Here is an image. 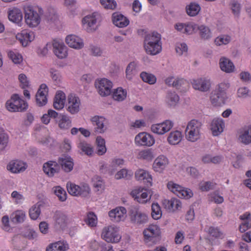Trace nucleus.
<instances>
[{"label":"nucleus","instance_id":"10","mask_svg":"<svg viewBox=\"0 0 251 251\" xmlns=\"http://www.w3.org/2000/svg\"><path fill=\"white\" fill-rule=\"evenodd\" d=\"M95 86L99 94L102 97H105L111 94L112 83L107 79L103 78L96 81Z\"/></svg>","mask_w":251,"mask_h":251},{"label":"nucleus","instance_id":"54","mask_svg":"<svg viewBox=\"0 0 251 251\" xmlns=\"http://www.w3.org/2000/svg\"><path fill=\"white\" fill-rule=\"evenodd\" d=\"M229 87V84L228 83H221L218 86L214 91L221 94L225 97H226V90Z\"/></svg>","mask_w":251,"mask_h":251},{"label":"nucleus","instance_id":"14","mask_svg":"<svg viewBox=\"0 0 251 251\" xmlns=\"http://www.w3.org/2000/svg\"><path fill=\"white\" fill-rule=\"evenodd\" d=\"M143 234L146 240L155 242L156 238L160 236V229L157 225H150L144 230Z\"/></svg>","mask_w":251,"mask_h":251},{"label":"nucleus","instance_id":"44","mask_svg":"<svg viewBox=\"0 0 251 251\" xmlns=\"http://www.w3.org/2000/svg\"><path fill=\"white\" fill-rule=\"evenodd\" d=\"M132 175L133 173L131 171H128L126 169H123L116 174L115 177L117 179H120L122 178L129 179Z\"/></svg>","mask_w":251,"mask_h":251},{"label":"nucleus","instance_id":"39","mask_svg":"<svg viewBox=\"0 0 251 251\" xmlns=\"http://www.w3.org/2000/svg\"><path fill=\"white\" fill-rule=\"evenodd\" d=\"M78 148L88 156L92 155L94 152L91 145L85 141H80L78 145Z\"/></svg>","mask_w":251,"mask_h":251},{"label":"nucleus","instance_id":"41","mask_svg":"<svg viewBox=\"0 0 251 251\" xmlns=\"http://www.w3.org/2000/svg\"><path fill=\"white\" fill-rule=\"evenodd\" d=\"M127 92L126 90L121 87H119L114 90L113 94V98L117 101L124 100L126 97Z\"/></svg>","mask_w":251,"mask_h":251},{"label":"nucleus","instance_id":"59","mask_svg":"<svg viewBox=\"0 0 251 251\" xmlns=\"http://www.w3.org/2000/svg\"><path fill=\"white\" fill-rule=\"evenodd\" d=\"M216 184L213 182L206 181L201 183V189L203 191H208L215 189Z\"/></svg>","mask_w":251,"mask_h":251},{"label":"nucleus","instance_id":"48","mask_svg":"<svg viewBox=\"0 0 251 251\" xmlns=\"http://www.w3.org/2000/svg\"><path fill=\"white\" fill-rule=\"evenodd\" d=\"M200 30L201 37L203 39H208L211 38V33L209 27L203 25L199 26L198 29Z\"/></svg>","mask_w":251,"mask_h":251},{"label":"nucleus","instance_id":"17","mask_svg":"<svg viewBox=\"0 0 251 251\" xmlns=\"http://www.w3.org/2000/svg\"><path fill=\"white\" fill-rule=\"evenodd\" d=\"M126 212L124 207H119L110 210L108 214L112 221L117 223L125 219Z\"/></svg>","mask_w":251,"mask_h":251},{"label":"nucleus","instance_id":"6","mask_svg":"<svg viewBox=\"0 0 251 251\" xmlns=\"http://www.w3.org/2000/svg\"><path fill=\"white\" fill-rule=\"evenodd\" d=\"M25 19L26 24L30 27L37 26L41 21L39 14L31 6L25 8Z\"/></svg>","mask_w":251,"mask_h":251},{"label":"nucleus","instance_id":"23","mask_svg":"<svg viewBox=\"0 0 251 251\" xmlns=\"http://www.w3.org/2000/svg\"><path fill=\"white\" fill-rule=\"evenodd\" d=\"M112 18L113 24L119 27H125L129 23L128 19L119 12L113 13Z\"/></svg>","mask_w":251,"mask_h":251},{"label":"nucleus","instance_id":"58","mask_svg":"<svg viewBox=\"0 0 251 251\" xmlns=\"http://www.w3.org/2000/svg\"><path fill=\"white\" fill-rule=\"evenodd\" d=\"M8 55L15 64H19L22 61V56L19 54H16L12 51H9Z\"/></svg>","mask_w":251,"mask_h":251},{"label":"nucleus","instance_id":"40","mask_svg":"<svg viewBox=\"0 0 251 251\" xmlns=\"http://www.w3.org/2000/svg\"><path fill=\"white\" fill-rule=\"evenodd\" d=\"M25 213L22 210H17L11 216V220L15 223H23L25 221Z\"/></svg>","mask_w":251,"mask_h":251},{"label":"nucleus","instance_id":"37","mask_svg":"<svg viewBox=\"0 0 251 251\" xmlns=\"http://www.w3.org/2000/svg\"><path fill=\"white\" fill-rule=\"evenodd\" d=\"M179 100L178 96L175 92H168L166 95V101L170 107L176 106Z\"/></svg>","mask_w":251,"mask_h":251},{"label":"nucleus","instance_id":"30","mask_svg":"<svg viewBox=\"0 0 251 251\" xmlns=\"http://www.w3.org/2000/svg\"><path fill=\"white\" fill-rule=\"evenodd\" d=\"M135 178L139 181H143L144 183L151 185L152 177L148 172L142 169L138 170L135 174Z\"/></svg>","mask_w":251,"mask_h":251},{"label":"nucleus","instance_id":"49","mask_svg":"<svg viewBox=\"0 0 251 251\" xmlns=\"http://www.w3.org/2000/svg\"><path fill=\"white\" fill-rule=\"evenodd\" d=\"M154 157L152 152L150 150H144L140 151L138 155V158L141 159L151 160Z\"/></svg>","mask_w":251,"mask_h":251},{"label":"nucleus","instance_id":"51","mask_svg":"<svg viewBox=\"0 0 251 251\" xmlns=\"http://www.w3.org/2000/svg\"><path fill=\"white\" fill-rule=\"evenodd\" d=\"M199 26L194 23H185L184 33L190 35L195 32L198 29Z\"/></svg>","mask_w":251,"mask_h":251},{"label":"nucleus","instance_id":"19","mask_svg":"<svg viewBox=\"0 0 251 251\" xmlns=\"http://www.w3.org/2000/svg\"><path fill=\"white\" fill-rule=\"evenodd\" d=\"M26 168V164L18 160H12L7 165V169L11 173L14 174L23 172Z\"/></svg>","mask_w":251,"mask_h":251},{"label":"nucleus","instance_id":"22","mask_svg":"<svg viewBox=\"0 0 251 251\" xmlns=\"http://www.w3.org/2000/svg\"><path fill=\"white\" fill-rule=\"evenodd\" d=\"M16 38L20 41L23 46L26 47L29 42L34 40V35L32 32L23 30L21 33L17 34Z\"/></svg>","mask_w":251,"mask_h":251},{"label":"nucleus","instance_id":"31","mask_svg":"<svg viewBox=\"0 0 251 251\" xmlns=\"http://www.w3.org/2000/svg\"><path fill=\"white\" fill-rule=\"evenodd\" d=\"M69 249L68 245L61 241L50 244L46 248V251H66Z\"/></svg>","mask_w":251,"mask_h":251},{"label":"nucleus","instance_id":"26","mask_svg":"<svg viewBox=\"0 0 251 251\" xmlns=\"http://www.w3.org/2000/svg\"><path fill=\"white\" fill-rule=\"evenodd\" d=\"M238 139L245 145L251 144V126L244 127L240 131Z\"/></svg>","mask_w":251,"mask_h":251},{"label":"nucleus","instance_id":"27","mask_svg":"<svg viewBox=\"0 0 251 251\" xmlns=\"http://www.w3.org/2000/svg\"><path fill=\"white\" fill-rule=\"evenodd\" d=\"M168 164L167 157L160 155L155 159L153 163V169L155 172H161Z\"/></svg>","mask_w":251,"mask_h":251},{"label":"nucleus","instance_id":"33","mask_svg":"<svg viewBox=\"0 0 251 251\" xmlns=\"http://www.w3.org/2000/svg\"><path fill=\"white\" fill-rule=\"evenodd\" d=\"M144 48L148 54L155 55L160 52L162 50V45L153 43L144 44Z\"/></svg>","mask_w":251,"mask_h":251},{"label":"nucleus","instance_id":"38","mask_svg":"<svg viewBox=\"0 0 251 251\" xmlns=\"http://www.w3.org/2000/svg\"><path fill=\"white\" fill-rule=\"evenodd\" d=\"M182 134L179 131H175L171 132L168 137V142L172 145H177L181 140Z\"/></svg>","mask_w":251,"mask_h":251},{"label":"nucleus","instance_id":"55","mask_svg":"<svg viewBox=\"0 0 251 251\" xmlns=\"http://www.w3.org/2000/svg\"><path fill=\"white\" fill-rule=\"evenodd\" d=\"M67 190L69 193L74 196L79 195V186L70 183L67 184Z\"/></svg>","mask_w":251,"mask_h":251},{"label":"nucleus","instance_id":"46","mask_svg":"<svg viewBox=\"0 0 251 251\" xmlns=\"http://www.w3.org/2000/svg\"><path fill=\"white\" fill-rule=\"evenodd\" d=\"M151 216L155 220L159 219L162 216L161 208L158 203H153L151 205Z\"/></svg>","mask_w":251,"mask_h":251},{"label":"nucleus","instance_id":"35","mask_svg":"<svg viewBox=\"0 0 251 251\" xmlns=\"http://www.w3.org/2000/svg\"><path fill=\"white\" fill-rule=\"evenodd\" d=\"M225 97L213 91L210 96V100L214 106H222L225 103Z\"/></svg>","mask_w":251,"mask_h":251},{"label":"nucleus","instance_id":"45","mask_svg":"<svg viewBox=\"0 0 251 251\" xmlns=\"http://www.w3.org/2000/svg\"><path fill=\"white\" fill-rule=\"evenodd\" d=\"M93 185L96 191H101L103 190L104 186L103 180L99 176H94L92 178Z\"/></svg>","mask_w":251,"mask_h":251},{"label":"nucleus","instance_id":"2","mask_svg":"<svg viewBox=\"0 0 251 251\" xmlns=\"http://www.w3.org/2000/svg\"><path fill=\"white\" fill-rule=\"evenodd\" d=\"M5 106L10 112H22L25 110L28 106L26 102L21 99L18 94H13L10 100H8Z\"/></svg>","mask_w":251,"mask_h":251},{"label":"nucleus","instance_id":"64","mask_svg":"<svg viewBox=\"0 0 251 251\" xmlns=\"http://www.w3.org/2000/svg\"><path fill=\"white\" fill-rule=\"evenodd\" d=\"M79 195L82 197H86L90 193V189L87 184H83L79 186Z\"/></svg>","mask_w":251,"mask_h":251},{"label":"nucleus","instance_id":"60","mask_svg":"<svg viewBox=\"0 0 251 251\" xmlns=\"http://www.w3.org/2000/svg\"><path fill=\"white\" fill-rule=\"evenodd\" d=\"M86 223L90 226H96L97 224V218L96 216L92 212H90L87 215L85 219Z\"/></svg>","mask_w":251,"mask_h":251},{"label":"nucleus","instance_id":"32","mask_svg":"<svg viewBox=\"0 0 251 251\" xmlns=\"http://www.w3.org/2000/svg\"><path fill=\"white\" fill-rule=\"evenodd\" d=\"M59 127L62 130H67L72 126V121L66 115L63 114L60 116V119L57 120Z\"/></svg>","mask_w":251,"mask_h":251},{"label":"nucleus","instance_id":"7","mask_svg":"<svg viewBox=\"0 0 251 251\" xmlns=\"http://www.w3.org/2000/svg\"><path fill=\"white\" fill-rule=\"evenodd\" d=\"M167 187L180 198L189 199L193 196V193L190 189H185L172 181L168 183Z\"/></svg>","mask_w":251,"mask_h":251},{"label":"nucleus","instance_id":"28","mask_svg":"<svg viewBox=\"0 0 251 251\" xmlns=\"http://www.w3.org/2000/svg\"><path fill=\"white\" fill-rule=\"evenodd\" d=\"M219 65L222 71L227 73L233 72L235 69L232 62L225 57H222L220 58Z\"/></svg>","mask_w":251,"mask_h":251},{"label":"nucleus","instance_id":"18","mask_svg":"<svg viewBox=\"0 0 251 251\" xmlns=\"http://www.w3.org/2000/svg\"><path fill=\"white\" fill-rule=\"evenodd\" d=\"M57 163L60 168L61 167L66 173H69L73 169V159L70 156L62 155L58 158Z\"/></svg>","mask_w":251,"mask_h":251},{"label":"nucleus","instance_id":"11","mask_svg":"<svg viewBox=\"0 0 251 251\" xmlns=\"http://www.w3.org/2000/svg\"><path fill=\"white\" fill-rule=\"evenodd\" d=\"M80 100L79 98L74 95H69L68 97L67 110L72 114L77 113L80 110Z\"/></svg>","mask_w":251,"mask_h":251},{"label":"nucleus","instance_id":"47","mask_svg":"<svg viewBox=\"0 0 251 251\" xmlns=\"http://www.w3.org/2000/svg\"><path fill=\"white\" fill-rule=\"evenodd\" d=\"M54 193L58 198L59 200L62 201H66L67 199V194L66 191L60 186H56L53 188Z\"/></svg>","mask_w":251,"mask_h":251},{"label":"nucleus","instance_id":"36","mask_svg":"<svg viewBox=\"0 0 251 251\" xmlns=\"http://www.w3.org/2000/svg\"><path fill=\"white\" fill-rule=\"evenodd\" d=\"M185 9L187 14L190 16L193 17L198 14L201 8L199 4L195 2H191L186 6Z\"/></svg>","mask_w":251,"mask_h":251},{"label":"nucleus","instance_id":"1","mask_svg":"<svg viewBox=\"0 0 251 251\" xmlns=\"http://www.w3.org/2000/svg\"><path fill=\"white\" fill-rule=\"evenodd\" d=\"M202 123L199 120L193 119L187 126L185 130L186 138L191 142H195L200 138V131Z\"/></svg>","mask_w":251,"mask_h":251},{"label":"nucleus","instance_id":"25","mask_svg":"<svg viewBox=\"0 0 251 251\" xmlns=\"http://www.w3.org/2000/svg\"><path fill=\"white\" fill-rule=\"evenodd\" d=\"M8 18L9 21L16 24H19L23 19L22 11L16 7L10 8L8 11Z\"/></svg>","mask_w":251,"mask_h":251},{"label":"nucleus","instance_id":"20","mask_svg":"<svg viewBox=\"0 0 251 251\" xmlns=\"http://www.w3.org/2000/svg\"><path fill=\"white\" fill-rule=\"evenodd\" d=\"M43 169L47 175L52 177L55 174L59 173L60 166L56 161H49L44 164Z\"/></svg>","mask_w":251,"mask_h":251},{"label":"nucleus","instance_id":"24","mask_svg":"<svg viewBox=\"0 0 251 251\" xmlns=\"http://www.w3.org/2000/svg\"><path fill=\"white\" fill-rule=\"evenodd\" d=\"M225 124L223 119L214 118L211 122L210 129L214 136H217L223 131Z\"/></svg>","mask_w":251,"mask_h":251},{"label":"nucleus","instance_id":"61","mask_svg":"<svg viewBox=\"0 0 251 251\" xmlns=\"http://www.w3.org/2000/svg\"><path fill=\"white\" fill-rule=\"evenodd\" d=\"M18 79L21 83V87L23 89H25L29 86V81L27 76L24 74H21L19 75Z\"/></svg>","mask_w":251,"mask_h":251},{"label":"nucleus","instance_id":"5","mask_svg":"<svg viewBox=\"0 0 251 251\" xmlns=\"http://www.w3.org/2000/svg\"><path fill=\"white\" fill-rule=\"evenodd\" d=\"M100 20V15L94 12L85 16L82 19V23L86 30L88 32L95 31L98 27V22Z\"/></svg>","mask_w":251,"mask_h":251},{"label":"nucleus","instance_id":"63","mask_svg":"<svg viewBox=\"0 0 251 251\" xmlns=\"http://www.w3.org/2000/svg\"><path fill=\"white\" fill-rule=\"evenodd\" d=\"M89 50L91 54L95 56H100L102 53V50L100 48L96 46H90Z\"/></svg>","mask_w":251,"mask_h":251},{"label":"nucleus","instance_id":"3","mask_svg":"<svg viewBox=\"0 0 251 251\" xmlns=\"http://www.w3.org/2000/svg\"><path fill=\"white\" fill-rule=\"evenodd\" d=\"M101 236L106 242L112 243L119 242L121 238L118 227L114 226L104 227L102 230Z\"/></svg>","mask_w":251,"mask_h":251},{"label":"nucleus","instance_id":"50","mask_svg":"<svg viewBox=\"0 0 251 251\" xmlns=\"http://www.w3.org/2000/svg\"><path fill=\"white\" fill-rule=\"evenodd\" d=\"M230 5L232 13L235 16L238 17L241 10L240 4L236 0H231Z\"/></svg>","mask_w":251,"mask_h":251},{"label":"nucleus","instance_id":"4","mask_svg":"<svg viewBox=\"0 0 251 251\" xmlns=\"http://www.w3.org/2000/svg\"><path fill=\"white\" fill-rule=\"evenodd\" d=\"M128 214L130 221L133 224L141 225L148 222V215L140 210L136 206H130L128 209Z\"/></svg>","mask_w":251,"mask_h":251},{"label":"nucleus","instance_id":"34","mask_svg":"<svg viewBox=\"0 0 251 251\" xmlns=\"http://www.w3.org/2000/svg\"><path fill=\"white\" fill-rule=\"evenodd\" d=\"M161 39V36L159 33L156 32H153L146 36L144 44H149L150 43H153L154 44H158L162 45Z\"/></svg>","mask_w":251,"mask_h":251},{"label":"nucleus","instance_id":"21","mask_svg":"<svg viewBox=\"0 0 251 251\" xmlns=\"http://www.w3.org/2000/svg\"><path fill=\"white\" fill-rule=\"evenodd\" d=\"M66 43L71 48L80 49L83 47L82 40L75 35H69L66 37Z\"/></svg>","mask_w":251,"mask_h":251},{"label":"nucleus","instance_id":"15","mask_svg":"<svg viewBox=\"0 0 251 251\" xmlns=\"http://www.w3.org/2000/svg\"><path fill=\"white\" fill-rule=\"evenodd\" d=\"M53 51L59 58L63 59L67 56V47L61 41L54 40L52 43Z\"/></svg>","mask_w":251,"mask_h":251},{"label":"nucleus","instance_id":"29","mask_svg":"<svg viewBox=\"0 0 251 251\" xmlns=\"http://www.w3.org/2000/svg\"><path fill=\"white\" fill-rule=\"evenodd\" d=\"M163 204L166 209L173 211L179 209L181 205V203L180 201L174 198L170 200H164L163 201Z\"/></svg>","mask_w":251,"mask_h":251},{"label":"nucleus","instance_id":"16","mask_svg":"<svg viewBox=\"0 0 251 251\" xmlns=\"http://www.w3.org/2000/svg\"><path fill=\"white\" fill-rule=\"evenodd\" d=\"M135 142L139 145L150 147L154 144L155 140L150 134L141 132L135 136Z\"/></svg>","mask_w":251,"mask_h":251},{"label":"nucleus","instance_id":"53","mask_svg":"<svg viewBox=\"0 0 251 251\" xmlns=\"http://www.w3.org/2000/svg\"><path fill=\"white\" fill-rule=\"evenodd\" d=\"M100 3L105 9L113 10L117 7V2L115 0H100Z\"/></svg>","mask_w":251,"mask_h":251},{"label":"nucleus","instance_id":"43","mask_svg":"<svg viewBox=\"0 0 251 251\" xmlns=\"http://www.w3.org/2000/svg\"><path fill=\"white\" fill-rule=\"evenodd\" d=\"M140 76L144 82L150 84H153L156 81V78L154 75L146 72H142Z\"/></svg>","mask_w":251,"mask_h":251},{"label":"nucleus","instance_id":"8","mask_svg":"<svg viewBox=\"0 0 251 251\" xmlns=\"http://www.w3.org/2000/svg\"><path fill=\"white\" fill-rule=\"evenodd\" d=\"M94 126V132L96 134L103 133L107 129V121L105 118L100 116H95L91 119Z\"/></svg>","mask_w":251,"mask_h":251},{"label":"nucleus","instance_id":"9","mask_svg":"<svg viewBox=\"0 0 251 251\" xmlns=\"http://www.w3.org/2000/svg\"><path fill=\"white\" fill-rule=\"evenodd\" d=\"M54 226L56 230H63L67 226L68 217L63 212L56 211L53 216Z\"/></svg>","mask_w":251,"mask_h":251},{"label":"nucleus","instance_id":"62","mask_svg":"<svg viewBox=\"0 0 251 251\" xmlns=\"http://www.w3.org/2000/svg\"><path fill=\"white\" fill-rule=\"evenodd\" d=\"M23 235L29 240H33L37 237V233L33 229L29 228L24 232Z\"/></svg>","mask_w":251,"mask_h":251},{"label":"nucleus","instance_id":"13","mask_svg":"<svg viewBox=\"0 0 251 251\" xmlns=\"http://www.w3.org/2000/svg\"><path fill=\"white\" fill-rule=\"evenodd\" d=\"M192 84L194 89L202 92L209 91L211 87L210 80L204 77L193 80Z\"/></svg>","mask_w":251,"mask_h":251},{"label":"nucleus","instance_id":"12","mask_svg":"<svg viewBox=\"0 0 251 251\" xmlns=\"http://www.w3.org/2000/svg\"><path fill=\"white\" fill-rule=\"evenodd\" d=\"M173 125L172 121L166 120L161 123L152 125L151 130L154 133L162 135L170 131L173 127Z\"/></svg>","mask_w":251,"mask_h":251},{"label":"nucleus","instance_id":"52","mask_svg":"<svg viewBox=\"0 0 251 251\" xmlns=\"http://www.w3.org/2000/svg\"><path fill=\"white\" fill-rule=\"evenodd\" d=\"M231 38L228 35H221L215 39V43L217 46L226 45L229 43Z\"/></svg>","mask_w":251,"mask_h":251},{"label":"nucleus","instance_id":"56","mask_svg":"<svg viewBox=\"0 0 251 251\" xmlns=\"http://www.w3.org/2000/svg\"><path fill=\"white\" fill-rule=\"evenodd\" d=\"M8 142V136L4 133L0 134V152L5 150Z\"/></svg>","mask_w":251,"mask_h":251},{"label":"nucleus","instance_id":"42","mask_svg":"<svg viewBox=\"0 0 251 251\" xmlns=\"http://www.w3.org/2000/svg\"><path fill=\"white\" fill-rule=\"evenodd\" d=\"M41 204L37 203L29 209V215L31 219L35 220L39 217L41 214Z\"/></svg>","mask_w":251,"mask_h":251},{"label":"nucleus","instance_id":"57","mask_svg":"<svg viewBox=\"0 0 251 251\" xmlns=\"http://www.w3.org/2000/svg\"><path fill=\"white\" fill-rule=\"evenodd\" d=\"M47 18L48 21L51 22H55L58 19V15L56 11L53 8H50L49 9V12L47 15Z\"/></svg>","mask_w":251,"mask_h":251}]
</instances>
